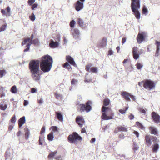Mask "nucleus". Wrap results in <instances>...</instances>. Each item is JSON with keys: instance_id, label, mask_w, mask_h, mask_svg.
Returning <instances> with one entry per match:
<instances>
[{"instance_id": "20", "label": "nucleus", "mask_w": 160, "mask_h": 160, "mask_svg": "<svg viewBox=\"0 0 160 160\" xmlns=\"http://www.w3.org/2000/svg\"><path fill=\"white\" fill-rule=\"evenodd\" d=\"M77 22L81 27H84L86 25V23H84V21L81 18H78L77 19Z\"/></svg>"}, {"instance_id": "12", "label": "nucleus", "mask_w": 160, "mask_h": 160, "mask_svg": "<svg viewBox=\"0 0 160 160\" xmlns=\"http://www.w3.org/2000/svg\"><path fill=\"white\" fill-rule=\"evenodd\" d=\"M121 95L128 101H131L130 98L131 94L127 92L123 91L121 93Z\"/></svg>"}, {"instance_id": "42", "label": "nucleus", "mask_w": 160, "mask_h": 160, "mask_svg": "<svg viewBox=\"0 0 160 160\" xmlns=\"http://www.w3.org/2000/svg\"><path fill=\"white\" fill-rule=\"evenodd\" d=\"M7 25L5 24L3 25L1 28H0V32L4 31L6 28Z\"/></svg>"}, {"instance_id": "53", "label": "nucleus", "mask_w": 160, "mask_h": 160, "mask_svg": "<svg viewBox=\"0 0 160 160\" xmlns=\"http://www.w3.org/2000/svg\"><path fill=\"white\" fill-rule=\"evenodd\" d=\"M38 6V5L37 4L34 3L33 5L32 6V10H34L35 8H36Z\"/></svg>"}, {"instance_id": "28", "label": "nucleus", "mask_w": 160, "mask_h": 160, "mask_svg": "<svg viewBox=\"0 0 160 160\" xmlns=\"http://www.w3.org/2000/svg\"><path fill=\"white\" fill-rule=\"evenodd\" d=\"M118 129L119 131L127 132V128L122 126L118 127Z\"/></svg>"}, {"instance_id": "41", "label": "nucleus", "mask_w": 160, "mask_h": 160, "mask_svg": "<svg viewBox=\"0 0 160 160\" xmlns=\"http://www.w3.org/2000/svg\"><path fill=\"white\" fill-rule=\"evenodd\" d=\"M11 121L13 123H14L16 121V116L15 115H14L12 118L11 120Z\"/></svg>"}, {"instance_id": "45", "label": "nucleus", "mask_w": 160, "mask_h": 160, "mask_svg": "<svg viewBox=\"0 0 160 160\" xmlns=\"http://www.w3.org/2000/svg\"><path fill=\"white\" fill-rule=\"evenodd\" d=\"M30 44L28 43L27 45V48L25 49L23 51L24 52H27L30 49Z\"/></svg>"}, {"instance_id": "10", "label": "nucleus", "mask_w": 160, "mask_h": 160, "mask_svg": "<svg viewBox=\"0 0 160 160\" xmlns=\"http://www.w3.org/2000/svg\"><path fill=\"white\" fill-rule=\"evenodd\" d=\"M152 115L154 122L157 123H158L160 122V116L157 114L156 113L154 112H152Z\"/></svg>"}, {"instance_id": "38", "label": "nucleus", "mask_w": 160, "mask_h": 160, "mask_svg": "<svg viewBox=\"0 0 160 160\" xmlns=\"http://www.w3.org/2000/svg\"><path fill=\"white\" fill-rule=\"evenodd\" d=\"M136 124L140 128L143 129L144 128L142 124L139 122H136Z\"/></svg>"}, {"instance_id": "5", "label": "nucleus", "mask_w": 160, "mask_h": 160, "mask_svg": "<svg viewBox=\"0 0 160 160\" xmlns=\"http://www.w3.org/2000/svg\"><path fill=\"white\" fill-rule=\"evenodd\" d=\"M91 104V102L90 101H88L86 102V105L84 104H82L80 110L82 112H84L85 111L87 112H89L92 109V107L90 105Z\"/></svg>"}, {"instance_id": "31", "label": "nucleus", "mask_w": 160, "mask_h": 160, "mask_svg": "<svg viewBox=\"0 0 160 160\" xmlns=\"http://www.w3.org/2000/svg\"><path fill=\"white\" fill-rule=\"evenodd\" d=\"M7 72L5 70L0 69V78H2L6 74Z\"/></svg>"}, {"instance_id": "8", "label": "nucleus", "mask_w": 160, "mask_h": 160, "mask_svg": "<svg viewBox=\"0 0 160 160\" xmlns=\"http://www.w3.org/2000/svg\"><path fill=\"white\" fill-rule=\"evenodd\" d=\"M92 65L91 63L87 64L86 66V69L87 71L97 73L98 71V68L97 67H93L90 68Z\"/></svg>"}, {"instance_id": "33", "label": "nucleus", "mask_w": 160, "mask_h": 160, "mask_svg": "<svg viewBox=\"0 0 160 160\" xmlns=\"http://www.w3.org/2000/svg\"><path fill=\"white\" fill-rule=\"evenodd\" d=\"M110 103V100L108 98H106L103 101V104L105 106L108 105Z\"/></svg>"}, {"instance_id": "25", "label": "nucleus", "mask_w": 160, "mask_h": 160, "mask_svg": "<svg viewBox=\"0 0 160 160\" xmlns=\"http://www.w3.org/2000/svg\"><path fill=\"white\" fill-rule=\"evenodd\" d=\"M18 89L16 86L15 85H14L11 88V92L13 94L16 93Z\"/></svg>"}, {"instance_id": "37", "label": "nucleus", "mask_w": 160, "mask_h": 160, "mask_svg": "<svg viewBox=\"0 0 160 160\" xmlns=\"http://www.w3.org/2000/svg\"><path fill=\"white\" fill-rule=\"evenodd\" d=\"M106 38H103L101 43V45L103 47L106 46Z\"/></svg>"}, {"instance_id": "61", "label": "nucleus", "mask_w": 160, "mask_h": 160, "mask_svg": "<svg viewBox=\"0 0 160 160\" xmlns=\"http://www.w3.org/2000/svg\"><path fill=\"white\" fill-rule=\"evenodd\" d=\"M113 53V52L111 50H110L108 51V54L111 55H112Z\"/></svg>"}, {"instance_id": "48", "label": "nucleus", "mask_w": 160, "mask_h": 160, "mask_svg": "<svg viewBox=\"0 0 160 160\" xmlns=\"http://www.w3.org/2000/svg\"><path fill=\"white\" fill-rule=\"evenodd\" d=\"M35 1V0H28V4L29 5L31 6L34 3Z\"/></svg>"}, {"instance_id": "6", "label": "nucleus", "mask_w": 160, "mask_h": 160, "mask_svg": "<svg viewBox=\"0 0 160 160\" xmlns=\"http://www.w3.org/2000/svg\"><path fill=\"white\" fill-rule=\"evenodd\" d=\"M109 109L108 107H106L104 106H103L102 107V111L103 112L102 114V118L103 120H108L111 119L113 118L112 116H108L106 114L104 113L108 109Z\"/></svg>"}, {"instance_id": "4", "label": "nucleus", "mask_w": 160, "mask_h": 160, "mask_svg": "<svg viewBox=\"0 0 160 160\" xmlns=\"http://www.w3.org/2000/svg\"><path fill=\"white\" fill-rule=\"evenodd\" d=\"M155 86L154 82L150 80H146L143 83V87L146 89L149 90L153 89Z\"/></svg>"}, {"instance_id": "17", "label": "nucleus", "mask_w": 160, "mask_h": 160, "mask_svg": "<svg viewBox=\"0 0 160 160\" xmlns=\"http://www.w3.org/2000/svg\"><path fill=\"white\" fill-rule=\"evenodd\" d=\"M26 121L25 117L23 116L20 118L18 121L19 127L20 128L25 123Z\"/></svg>"}, {"instance_id": "2", "label": "nucleus", "mask_w": 160, "mask_h": 160, "mask_svg": "<svg viewBox=\"0 0 160 160\" xmlns=\"http://www.w3.org/2000/svg\"><path fill=\"white\" fill-rule=\"evenodd\" d=\"M141 0H131V8L132 11L135 15L136 18L139 19L140 13L138 11L140 8V1Z\"/></svg>"}, {"instance_id": "35", "label": "nucleus", "mask_w": 160, "mask_h": 160, "mask_svg": "<svg viewBox=\"0 0 160 160\" xmlns=\"http://www.w3.org/2000/svg\"><path fill=\"white\" fill-rule=\"evenodd\" d=\"M52 131L54 132H57V134L58 133V128L55 126H53L51 127Z\"/></svg>"}, {"instance_id": "14", "label": "nucleus", "mask_w": 160, "mask_h": 160, "mask_svg": "<svg viewBox=\"0 0 160 160\" xmlns=\"http://www.w3.org/2000/svg\"><path fill=\"white\" fill-rule=\"evenodd\" d=\"M59 43L58 42H55L51 40L49 44L50 47L52 48H56L58 47Z\"/></svg>"}, {"instance_id": "51", "label": "nucleus", "mask_w": 160, "mask_h": 160, "mask_svg": "<svg viewBox=\"0 0 160 160\" xmlns=\"http://www.w3.org/2000/svg\"><path fill=\"white\" fill-rule=\"evenodd\" d=\"M151 140H152L154 142H155L156 141L157 138L156 137H154L153 136H151Z\"/></svg>"}, {"instance_id": "63", "label": "nucleus", "mask_w": 160, "mask_h": 160, "mask_svg": "<svg viewBox=\"0 0 160 160\" xmlns=\"http://www.w3.org/2000/svg\"><path fill=\"white\" fill-rule=\"evenodd\" d=\"M126 38H123L122 39V44L125 43L126 42Z\"/></svg>"}, {"instance_id": "24", "label": "nucleus", "mask_w": 160, "mask_h": 160, "mask_svg": "<svg viewBox=\"0 0 160 160\" xmlns=\"http://www.w3.org/2000/svg\"><path fill=\"white\" fill-rule=\"evenodd\" d=\"M145 139L147 144H149V145H151L152 144L151 136L150 137L148 136H146L145 137Z\"/></svg>"}, {"instance_id": "64", "label": "nucleus", "mask_w": 160, "mask_h": 160, "mask_svg": "<svg viewBox=\"0 0 160 160\" xmlns=\"http://www.w3.org/2000/svg\"><path fill=\"white\" fill-rule=\"evenodd\" d=\"M130 98L132 99L134 101H135L136 98L134 97V96L132 95H131L130 96Z\"/></svg>"}, {"instance_id": "3", "label": "nucleus", "mask_w": 160, "mask_h": 160, "mask_svg": "<svg viewBox=\"0 0 160 160\" xmlns=\"http://www.w3.org/2000/svg\"><path fill=\"white\" fill-rule=\"evenodd\" d=\"M82 139V137L76 132H74L72 135H69L68 137L69 141L71 143L76 142L77 140H80Z\"/></svg>"}, {"instance_id": "58", "label": "nucleus", "mask_w": 160, "mask_h": 160, "mask_svg": "<svg viewBox=\"0 0 160 160\" xmlns=\"http://www.w3.org/2000/svg\"><path fill=\"white\" fill-rule=\"evenodd\" d=\"M133 133L136 135L137 137H139V133L137 131H134Z\"/></svg>"}, {"instance_id": "60", "label": "nucleus", "mask_w": 160, "mask_h": 160, "mask_svg": "<svg viewBox=\"0 0 160 160\" xmlns=\"http://www.w3.org/2000/svg\"><path fill=\"white\" fill-rule=\"evenodd\" d=\"M129 117L130 118V119L132 120L134 118V116L132 114H131Z\"/></svg>"}, {"instance_id": "52", "label": "nucleus", "mask_w": 160, "mask_h": 160, "mask_svg": "<svg viewBox=\"0 0 160 160\" xmlns=\"http://www.w3.org/2000/svg\"><path fill=\"white\" fill-rule=\"evenodd\" d=\"M139 148V147L136 144H134V147H133V149L134 151H135L137 150Z\"/></svg>"}, {"instance_id": "18", "label": "nucleus", "mask_w": 160, "mask_h": 160, "mask_svg": "<svg viewBox=\"0 0 160 160\" xmlns=\"http://www.w3.org/2000/svg\"><path fill=\"white\" fill-rule=\"evenodd\" d=\"M144 39V37L143 35L141 33H139L137 38L138 42L139 43H141Z\"/></svg>"}, {"instance_id": "13", "label": "nucleus", "mask_w": 160, "mask_h": 160, "mask_svg": "<svg viewBox=\"0 0 160 160\" xmlns=\"http://www.w3.org/2000/svg\"><path fill=\"white\" fill-rule=\"evenodd\" d=\"M67 61L69 62L72 65L76 67L77 65L76 64L73 59L70 56H67L66 57Z\"/></svg>"}, {"instance_id": "22", "label": "nucleus", "mask_w": 160, "mask_h": 160, "mask_svg": "<svg viewBox=\"0 0 160 160\" xmlns=\"http://www.w3.org/2000/svg\"><path fill=\"white\" fill-rule=\"evenodd\" d=\"M152 150L154 152H156L159 148V145L158 144L155 143L152 146Z\"/></svg>"}, {"instance_id": "21", "label": "nucleus", "mask_w": 160, "mask_h": 160, "mask_svg": "<svg viewBox=\"0 0 160 160\" xmlns=\"http://www.w3.org/2000/svg\"><path fill=\"white\" fill-rule=\"evenodd\" d=\"M80 32L79 30L78 29H75L73 33V37L75 39L78 38L79 37Z\"/></svg>"}, {"instance_id": "15", "label": "nucleus", "mask_w": 160, "mask_h": 160, "mask_svg": "<svg viewBox=\"0 0 160 160\" xmlns=\"http://www.w3.org/2000/svg\"><path fill=\"white\" fill-rule=\"evenodd\" d=\"M10 8L8 6L7 8V11H6L4 9H2L1 10V12L3 16L7 17L10 16Z\"/></svg>"}, {"instance_id": "46", "label": "nucleus", "mask_w": 160, "mask_h": 160, "mask_svg": "<svg viewBox=\"0 0 160 160\" xmlns=\"http://www.w3.org/2000/svg\"><path fill=\"white\" fill-rule=\"evenodd\" d=\"M75 21L74 20H72L70 22V26L71 28H73L75 24Z\"/></svg>"}, {"instance_id": "19", "label": "nucleus", "mask_w": 160, "mask_h": 160, "mask_svg": "<svg viewBox=\"0 0 160 160\" xmlns=\"http://www.w3.org/2000/svg\"><path fill=\"white\" fill-rule=\"evenodd\" d=\"M155 44L157 46L156 51L155 53V57H158L159 55V46L160 45V43L158 41H156Z\"/></svg>"}, {"instance_id": "50", "label": "nucleus", "mask_w": 160, "mask_h": 160, "mask_svg": "<svg viewBox=\"0 0 160 160\" xmlns=\"http://www.w3.org/2000/svg\"><path fill=\"white\" fill-rule=\"evenodd\" d=\"M45 132V126H43L40 132V134H41L44 133Z\"/></svg>"}, {"instance_id": "62", "label": "nucleus", "mask_w": 160, "mask_h": 160, "mask_svg": "<svg viewBox=\"0 0 160 160\" xmlns=\"http://www.w3.org/2000/svg\"><path fill=\"white\" fill-rule=\"evenodd\" d=\"M140 112L141 113H143L144 114H145L146 113L145 110L144 109H141Z\"/></svg>"}, {"instance_id": "39", "label": "nucleus", "mask_w": 160, "mask_h": 160, "mask_svg": "<svg viewBox=\"0 0 160 160\" xmlns=\"http://www.w3.org/2000/svg\"><path fill=\"white\" fill-rule=\"evenodd\" d=\"M78 81L76 79H72L71 82V84L72 85H75L78 83Z\"/></svg>"}, {"instance_id": "55", "label": "nucleus", "mask_w": 160, "mask_h": 160, "mask_svg": "<svg viewBox=\"0 0 160 160\" xmlns=\"http://www.w3.org/2000/svg\"><path fill=\"white\" fill-rule=\"evenodd\" d=\"M95 140L96 139L95 138H92L90 141V142L92 143H94L95 142Z\"/></svg>"}, {"instance_id": "23", "label": "nucleus", "mask_w": 160, "mask_h": 160, "mask_svg": "<svg viewBox=\"0 0 160 160\" xmlns=\"http://www.w3.org/2000/svg\"><path fill=\"white\" fill-rule=\"evenodd\" d=\"M55 113L57 115L58 119L60 121H62L63 119V116L61 112H56Z\"/></svg>"}, {"instance_id": "11", "label": "nucleus", "mask_w": 160, "mask_h": 160, "mask_svg": "<svg viewBox=\"0 0 160 160\" xmlns=\"http://www.w3.org/2000/svg\"><path fill=\"white\" fill-rule=\"evenodd\" d=\"M76 122L80 127L82 126L83 124L85 122V121L82 117L80 116L77 117L76 118Z\"/></svg>"}, {"instance_id": "59", "label": "nucleus", "mask_w": 160, "mask_h": 160, "mask_svg": "<svg viewBox=\"0 0 160 160\" xmlns=\"http://www.w3.org/2000/svg\"><path fill=\"white\" fill-rule=\"evenodd\" d=\"M36 91V89L35 88H32L31 89V92L32 93H34Z\"/></svg>"}, {"instance_id": "57", "label": "nucleus", "mask_w": 160, "mask_h": 160, "mask_svg": "<svg viewBox=\"0 0 160 160\" xmlns=\"http://www.w3.org/2000/svg\"><path fill=\"white\" fill-rule=\"evenodd\" d=\"M28 104V102L26 100H25L24 101V105L25 106H26Z\"/></svg>"}, {"instance_id": "43", "label": "nucleus", "mask_w": 160, "mask_h": 160, "mask_svg": "<svg viewBox=\"0 0 160 160\" xmlns=\"http://www.w3.org/2000/svg\"><path fill=\"white\" fill-rule=\"evenodd\" d=\"M43 137L42 136H40L39 137V144L42 145V141H43Z\"/></svg>"}, {"instance_id": "34", "label": "nucleus", "mask_w": 160, "mask_h": 160, "mask_svg": "<svg viewBox=\"0 0 160 160\" xmlns=\"http://www.w3.org/2000/svg\"><path fill=\"white\" fill-rule=\"evenodd\" d=\"M136 66L137 69L138 70L141 69L143 67L142 64L138 62L136 64Z\"/></svg>"}, {"instance_id": "44", "label": "nucleus", "mask_w": 160, "mask_h": 160, "mask_svg": "<svg viewBox=\"0 0 160 160\" xmlns=\"http://www.w3.org/2000/svg\"><path fill=\"white\" fill-rule=\"evenodd\" d=\"M7 108V105H0V108L1 110H4L6 109Z\"/></svg>"}, {"instance_id": "54", "label": "nucleus", "mask_w": 160, "mask_h": 160, "mask_svg": "<svg viewBox=\"0 0 160 160\" xmlns=\"http://www.w3.org/2000/svg\"><path fill=\"white\" fill-rule=\"evenodd\" d=\"M119 112H120L121 114H124L126 113L125 111L122 109H120L119 110Z\"/></svg>"}, {"instance_id": "7", "label": "nucleus", "mask_w": 160, "mask_h": 160, "mask_svg": "<svg viewBox=\"0 0 160 160\" xmlns=\"http://www.w3.org/2000/svg\"><path fill=\"white\" fill-rule=\"evenodd\" d=\"M75 10L79 12L83 9V3L81 2L80 1L78 0L74 5Z\"/></svg>"}, {"instance_id": "30", "label": "nucleus", "mask_w": 160, "mask_h": 160, "mask_svg": "<svg viewBox=\"0 0 160 160\" xmlns=\"http://www.w3.org/2000/svg\"><path fill=\"white\" fill-rule=\"evenodd\" d=\"M24 130L25 131V138L26 139H28L29 136V132L28 129L27 128H24Z\"/></svg>"}, {"instance_id": "56", "label": "nucleus", "mask_w": 160, "mask_h": 160, "mask_svg": "<svg viewBox=\"0 0 160 160\" xmlns=\"http://www.w3.org/2000/svg\"><path fill=\"white\" fill-rule=\"evenodd\" d=\"M81 132L82 133L86 132V130L85 128H82L81 130Z\"/></svg>"}, {"instance_id": "40", "label": "nucleus", "mask_w": 160, "mask_h": 160, "mask_svg": "<svg viewBox=\"0 0 160 160\" xmlns=\"http://www.w3.org/2000/svg\"><path fill=\"white\" fill-rule=\"evenodd\" d=\"M55 95L56 98L57 99H61L62 98V95L61 94L55 93Z\"/></svg>"}, {"instance_id": "29", "label": "nucleus", "mask_w": 160, "mask_h": 160, "mask_svg": "<svg viewBox=\"0 0 160 160\" xmlns=\"http://www.w3.org/2000/svg\"><path fill=\"white\" fill-rule=\"evenodd\" d=\"M148 11L146 7L145 6L143 7L142 12L143 14L146 15H147Z\"/></svg>"}, {"instance_id": "47", "label": "nucleus", "mask_w": 160, "mask_h": 160, "mask_svg": "<svg viewBox=\"0 0 160 160\" xmlns=\"http://www.w3.org/2000/svg\"><path fill=\"white\" fill-rule=\"evenodd\" d=\"M92 79L91 78H85L84 82H85L88 83V82H90L92 81Z\"/></svg>"}, {"instance_id": "27", "label": "nucleus", "mask_w": 160, "mask_h": 160, "mask_svg": "<svg viewBox=\"0 0 160 160\" xmlns=\"http://www.w3.org/2000/svg\"><path fill=\"white\" fill-rule=\"evenodd\" d=\"M48 138L49 141H52L53 140L54 136L52 132L50 133L48 135Z\"/></svg>"}, {"instance_id": "1", "label": "nucleus", "mask_w": 160, "mask_h": 160, "mask_svg": "<svg viewBox=\"0 0 160 160\" xmlns=\"http://www.w3.org/2000/svg\"><path fill=\"white\" fill-rule=\"evenodd\" d=\"M53 62L52 58L49 55H46L42 57L41 60H32L29 63V68L33 79L36 81L40 79L39 67L42 71L48 72L50 71Z\"/></svg>"}, {"instance_id": "32", "label": "nucleus", "mask_w": 160, "mask_h": 160, "mask_svg": "<svg viewBox=\"0 0 160 160\" xmlns=\"http://www.w3.org/2000/svg\"><path fill=\"white\" fill-rule=\"evenodd\" d=\"M150 129L152 133L154 135H156L157 133L156 129L153 127H150Z\"/></svg>"}, {"instance_id": "26", "label": "nucleus", "mask_w": 160, "mask_h": 160, "mask_svg": "<svg viewBox=\"0 0 160 160\" xmlns=\"http://www.w3.org/2000/svg\"><path fill=\"white\" fill-rule=\"evenodd\" d=\"M63 67L69 70H71L72 69V68L68 62H65L63 64Z\"/></svg>"}, {"instance_id": "16", "label": "nucleus", "mask_w": 160, "mask_h": 160, "mask_svg": "<svg viewBox=\"0 0 160 160\" xmlns=\"http://www.w3.org/2000/svg\"><path fill=\"white\" fill-rule=\"evenodd\" d=\"M133 58L135 59H137L139 57V55L138 54L137 47H134L133 48Z\"/></svg>"}, {"instance_id": "9", "label": "nucleus", "mask_w": 160, "mask_h": 160, "mask_svg": "<svg viewBox=\"0 0 160 160\" xmlns=\"http://www.w3.org/2000/svg\"><path fill=\"white\" fill-rule=\"evenodd\" d=\"M28 42H29V43L30 44V45L32 44H36L38 43V39L30 40V38H28L25 39L24 41L22 42V45H24Z\"/></svg>"}, {"instance_id": "49", "label": "nucleus", "mask_w": 160, "mask_h": 160, "mask_svg": "<svg viewBox=\"0 0 160 160\" xmlns=\"http://www.w3.org/2000/svg\"><path fill=\"white\" fill-rule=\"evenodd\" d=\"M30 20L32 21H33L35 20V16L34 14L33 13L32 15V16H30Z\"/></svg>"}, {"instance_id": "36", "label": "nucleus", "mask_w": 160, "mask_h": 160, "mask_svg": "<svg viewBox=\"0 0 160 160\" xmlns=\"http://www.w3.org/2000/svg\"><path fill=\"white\" fill-rule=\"evenodd\" d=\"M57 152V151H56L53 152H52L50 154L48 155V157L50 158H52L56 154Z\"/></svg>"}]
</instances>
